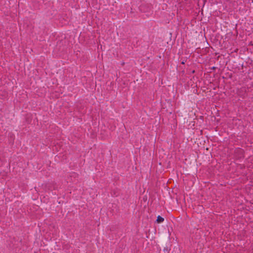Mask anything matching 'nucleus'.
<instances>
[{
	"label": "nucleus",
	"mask_w": 253,
	"mask_h": 253,
	"mask_svg": "<svg viewBox=\"0 0 253 253\" xmlns=\"http://www.w3.org/2000/svg\"><path fill=\"white\" fill-rule=\"evenodd\" d=\"M164 220V218L163 217H161V216L159 215L157 217V222L158 223H161V222H163Z\"/></svg>",
	"instance_id": "nucleus-1"
}]
</instances>
